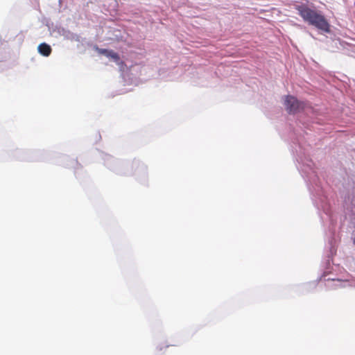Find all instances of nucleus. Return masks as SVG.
I'll return each instance as SVG.
<instances>
[{"label":"nucleus","instance_id":"2","mask_svg":"<svg viewBox=\"0 0 355 355\" xmlns=\"http://www.w3.org/2000/svg\"><path fill=\"white\" fill-rule=\"evenodd\" d=\"M284 105L289 114H295L305 109L307 103L298 101L295 96L288 95L285 97Z\"/></svg>","mask_w":355,"mask_h":355},{"label":"nucleus","instance_id":"6","mask_svg":"<svg viewBox=\"0 0 355 355\" xmlns=\"http://www.w3.org/2000/svg\"><path fill=\"white\" fill-rule=\"evenodd\" d=\"M354 244H355V241H354Z\"/></svg>","mask_w":355,"mask_h":355},{"label":"nucleus","instance_id":"1","mask_svg":"<svg viewBox=\"0 0 355 355\" xmlns=\"http://www.w3.org/2000/svg\"><path fill=\"white\" fill-rule=\"evenodd\" d=\"M296 10L304 21L324 32H329V24L322 15L306 5L297 6Z\"/></svg>","mask_w":355,"mask_h":355},{"label":"nucleus","instance_id":"3","mask_svg":"<svg viewBox=\"0 0 355 355\" xmlns=\"http://www.w3.org/2000/svg\"><path fill=\"white\" fill-rule=\"evenodd\" d=\"M39 53L44 56H49L51 53L52 49L50 45L46 43H42L38 46Z\"/></svg>","mask_w":355,"mask_h":355},{"label":"nucleus","instance_id":"4","mask_svg":"<svg viewBox=\"0 0 355 355\" xmlns=\"http://www.w3.org/2000/svg\"><path fill=\"white\" fill-rule=\"evenodd\" d=\"M106 57L110 58L116 62H118L120 60L119 54L113 51H109Z\"/></svg>","mask_w":355,"mask_h":355},{"label":"nucleus","instance_id":"5","mask_svg":"<svg viewBox=\"0 0 355 355\" xmlns=\"http://www.w3.org/2000/svg\"><path fill=\"white\" fill-rule=\"evenodd\" d=\"M98 52L100 53V54H103L104 55H107L109 50H107V49H98Z\"/></svg>","mask_w":355,"mask_h":355}]
</instances>
